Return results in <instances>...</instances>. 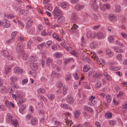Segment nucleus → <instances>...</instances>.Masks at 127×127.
Segmentation results:
<instances>
[{"mask_svg":"<svg viewBox=\"0 0 127 127\" xmlns=\"http://www.w3.org/2000/svg\"><path fill=\"white\" fill-rule=\"evenodd\" d=\"M38 121L35 117H33L32 118L30 121V123L32 126H35L37 124Z\"/></svg>","mask_w":127,"mask_h":127,"instance_id":"obj_11","label":"nucleus"},{"mask_svg":"<svg viewBox=\"0 0 127 127\" xmlns=\"http://www.w3.org/2000/svg\"><path fill=\"white\" fill-rule=\"evenodd\" d=\"M12 115L10 113H8L6 115V119L7 121L9 122H11L12 121Z\"/></svg>","mask_w":127,"mask_h":127,"instance_id":"obj_18","label":"nucleus"},{"mask_svg":"<svg viewBox=\"0 0 127 127\" xmlns=\"http://www.w3.org/2000/svg\"><path fill=\"white\" fill-rule=\"evenodd\" d=\"M101 75V74L99 72L94 73L93 75V77L95 78H98L100 77Z\"/></svg>","mask_w":127,"mask_h":127,"instance_id":"obj_32","label":"nucleus"},{"mask_svg":"<svg viewBox=\"0 0 127 127\" xmlns=\"http://www.w3.org/2000/svg\"><path fill=\"white\" fill-rule=\"evenodd\" d=\"M34 39L40 42L42 41L43 39L41 38L40 37H38L35 36L34 37Z\"/></svg>","mask_w":127,"mask_h":127,"instance_id":"obj_55","label":"nucleus"},{"mask_svg":"<svg viewBox=\"0 0 127 127\" xmlns=\"http://www.w3.org/2000/svg\"><path fill=\"white\" fill-rule=\"evenodd\" d=\"M54 17H56L57 16H60L62 14L63 12L58 7H55L53 12Z\"/></svg>","mask_w":127,"mask_h":127,"instance_id":"obj_1","label":"nucleus"},{"mask_svg":"<svg viewBox=\"0 0 127 127\" xmlns=\"http://www.w3.org/2000/svg\"><path fill=\"white\" fill-rule=\"evenodd\" d=\"M26 106L25 104H24L21 106L19 109V111L20 113H22V111H24L26 108Z\"/></svg>","mask_w":127,"mask_h":127,"instance_id":"obj_31","label":"nucleus"},{"mask_svg":"<svg viewBox=\"0 0 127 127\" xmlns=\"http://www.w3.org/2000/svg\"><path fill=\"white\" fill-rule=\"evenodd\" d=\"M98 38L99 39H102L104 37V33L101 32H98L96 34Z\"/></svg>","mask_w":127,"mask_h":127,"instance_id":"obj_14","label":"nucleus"},{"mask_svg":"<svg viewBox=\"0 0 127 127\" xmlns=\"http://www.w3.org/2000/svg\"><path fill=\"white\" fill-rule=\"evenodd\" d=\"M23 44L22 43H19L18 44L16 48V50L18 53L21 54L23 51Z\"/></svg>","mask_w":127,"mask_h":127,"instance_id":"obj_2","label":"nucleus"},{"mask_svg":"<svg viewBox=\"0 0 127 127\" xmlns=\"http://www.w3.org/2000/svg\"><path fill=\"white\" fill-rule=\"evenodd\" d=\"M55 55L56 57L59 58L62 56L61 54L59 52H56L55 53Z\"/></svg>","mask_w":127,"mask_h":127,"instance_id":"obj_59","label":"nucleus"},{"mask_svg":"<svg viewBox=\"0 0 127 127\" xmlns=\"http://www.w3.org/2000/svg\"><path fill=\"white\" fill-rule=\"evenodd\" d=\"M78 27V26L76 24H74L72 28H71L70 31L75 34H78L79 33L78 31L77 30Z\"/></svg>","mask_w":127,"mask_h":127,"instance_id":"obj_3","label":"nucleus"},{"mask_svg":"<svg viewBox=\"0 0 127 127\" xmlns=\"http://www.w3.org/2000/svg\"><path fill=\"white\" fill-rule=\"evenodd\" d=\"M97 0H92L91 7L95 11H97L98 8V6L96 4Z\"/></svg>","mask_w":127,"mask_h":127,"instance_id":"obj_5","label":"nucleus"},{"mask_svg":"<svg viewBox=\"0 0 127 127\" xmlns=\"http://www.w3.org/2000/svg\"><path fill=\"white\" fill-rule=\"evenodd\" d=\"M74 99L72 96L68 95L67 98V101L70 104H72L74 102Z\"/></svg>","mask_w":127,"mask_h":127,"instance_id":"obj_8","label":"nucleus"},{"mask_svg":"<svg viewBox=\"0 0 127 127\" xmlns=\"http://www.w3.org/2000/svg\"><path fill=\"white\" fill-rule=\"evenodd\" d=\"M28 13V10H22L20 11V14L25 15H26Z\"/></svg>","mask_w":127,"mask_h":127,"instance_id":"obj_26","label":"nucleus"},{"mask_svg":"<svg viewBox=\"0 0 127 127\" xmlns=\"http://www.w3.org/2000/svg\"><path fill=\"white\" fill-rule=\"evenodd\" d=\"M105 117L107 119L110 118L112 117V113L111 112L106 113L105 115Z\"/></svg>","mask_w":127,"mask_h":127,"instance_id":"obj_49","label":"nucleus"},{"mask_svg":"<svg viewBox=\"0 0 127 127\" xmlns=\"http://www.w3.org/2000/svg\"><path fill=\"white\" fill-rule=\"evenodd\" d=\"M68 5L67 3L65 2H62L61 4L62 7L63 9H65L66 8Z\"/></svg>","mask_w":127,"mask_h":127,"instance_id":"obj_34","label":"nucleus"},{"mask_svg":"<svg viewBox=\"0 0 127 127\" xmlns=\"http://www.w3.org/2000/svg\"><path fill=\"white\" fill-rule=\"evenodd\" d=\"M106 53L110 57L112 56L114 54L113 52L109 49H107L106 50Z\"/></svg>","mask_w":127,"mask_h":127,"instance_id":"obj_16","label":"nucleus"},{"mask_svg":"<svg viewBox=\"0 0 127 127\" xmlns=\"http://www.w3.org/2000/svg\"><path fill=\"white\" fill-rule=\"evenodd\" d=\"M61 106L62 107H63L66 109H69L70 108L69 105L66 104H62L61 105Z\"/></svg>","mask_w":127,"mask_h":127,"instance_id":"obj_36","label":"nucleus"},{"mask_svg":"<svg viewBox=\"0 0 127 127\" xmlns=\"http://www.w3.org/2000/svg\"><path fill=\"white\" fill-rule=\"evenodd\" d=\"M108 39L110 42L112 43L114 40V38L112 36H110L108 37Z\"/></svg>","mask_w":127,"mask_h":127,"instance_id":"obj_48","label":"nucleus"},{"mask_svg":"<svg viewBox=\"0 0 127 127\" xmlns=\"http://www.w3.org/2000/svg\"><path fill=\"white\" fill-rule=\"evenodd\" d=\"M46 90L44 89L40 88L37 90L38 94L44 93L46 92Z\"/></svg>","mask_w":127,"mask_h":127,"instance_id":"obj_38","label":"nucleus"},{"mask_svg":"<svg viewBox=\"0 0 127 127\" xmlns=\"http://www.w3.org/2000/svg\"><path fill=\"white\" fill-rule=\"evenodd\" d=\"M84 5H81L79 4H77L75 6L76 9L78 10H81L84 7Z\"/></svg>","mask_w":127,"mask_h":127,"instance_id":"obj_25","label":"nucleus"},{"mask_svg":"<svg viewBox=\"0 0 127 127\" xmlns=\"http://www.w3.org/2000/svg\"><path fill=\"white\" fill-rule=\"evenodd\" d=\"M78 18V15L76 13H72L70 17L71 21L73 22H76L77 21Z\"/></svg>","mask_w":127,"mask_h":127,"instance_id":"obj_4","label":"nucleus"},{"mask_svg":"<svg viewBox=\"0 0 127 127\" xmlns=\"http://www.w3.org/2000/svg\"><path fill=\"white\" fill-rule=\"evenodd\" d=\"M2 25L4 27L7 28L10 26V22L8 20L4 19L3 21Z\"/></svg>","mask_w":127,"mask_h":127,"instance_id":"obj_6","label":"nucleus"},{"mask_svg":"<svg viewBox=\"0 0 127 127\" xmlns=\"http://www.w3.org/2000/svg\"><path fill=\"white\" fill-rule=\"evenodd\" d=\"M18 123V122L16 120H13L12 121V124L14 127H16L17 126Z\"/></svg>","mask_w":127,"mask_h":127,"instance_id":"obj_51","label":"nucleus"},{"mask_svg":"<svg viewBox=\"0 0 127 127\" xmlns=\"http://www.w3.org/2000/svg\"><path fill=\"white\" fill-rule=\"evenodd\" d=\"M103 6L104 8H105L107 9H109L110 7V4H106L104 5Z\"/></svg>","mask_w":127,"mask_h":127,"instance_id":"obj_61","label":"nucleus"},{"mask_svg":"<svg viewBox=\"0 0 127 127\" xmlns=\"http://www.w3.org/2000/svg\"><path fill=\"white\" fill-rule=\"evenodd\" d=\"M28 80L27 79H23L22 81V84L23 85L26 84L28 82Z\"/></svg>","mask_w":127,"mask_h":127,"instance_id":"obj_62","label":"nucleus"},{"mask_svg":"<svg viewBox=\"0 0 127 127\" xmlns=\"http://www.w3.org/2000/svg\"><path fill=\"white\" fill-rule=\"evenodd\" d=\"M14 71L16 73L18 74H19L23 72V70L21 68L17 67L14 68Z\"/></svg>","mask_w":127,"mask_h":127,"instance_id":"obj_12","label":"nucleus"},{"mask_svg":"<svg viewBox=\"0 0 127 127\" xmlns=\"http://www.w3.org/2000/svg\"><path fill=\"white\" fill-rule=\"evenodd\" d=\"M64 20V17L63 16H61L58 18L57 22L58 23L61 24L63 23Z\"/></svg>","mask_w":127,"mask_h":127,"instance_id":"obj_20","label":"nucleus"},{"mask_svg":"<svg viewBox=\"0 0 127 127\" xmlns=\"http://www.w3.org/2000/svg\"><path fill=\"white\" fill-rule=\"evenodd\" d=\"M29 60L31 64L37 63L38 61L37 58L33 56L30 57Z\"/></svg>","mask_w":127,"mask_h":127,"instance_id":"obj_10","label":"nucleus"},{"mask_svg":"<svg viewBox=\"0 0 127 127\" xmlns=\"http://www.w3.org/2000/svg\"><path fill=\"white\" fill-rule=\"evenodd\" d=\"M114 49L116 52L118 53H121L123 52V50L122 49L119 48L117 47H114Z\"/></svg>","mask_w":127,"mask_h":127,"instance_id":"obj_42","label":"nucleus"},{"mask_svg":"<svg viewBox=\"0 0 127 127\" xmlns=\"http://www.w3.org/2000/svg\"><path fill=\"white\" fill-rule=\"evenodd\" d=\"M83 86L85 88L87 89H90V85L88 83L86 82H84L83 83Z\"/></svg>","mask_w":127,"mask_h":127,"instance_id":"obj_29","label":"nucleus"},{"mask_svg":"<svg viewBox=\"0 0 127 127\" xmlns=\"http://www.w3.org/2000/svg\"><path fill=\"white\" fill-rule=\"evenodd\" d=\"M94 58L96 60V61L99 64H102L104 63V61L103 59H101L100 60H99L98 59V57L95 56Z\"/></svg>","mask_w":127,"mask_h":127,"instance_id":"obj_13","label":"nucleus"},{"mask_svg":"<svg viewBox=\"0 0 127 127\" xmlns=\"http://www.w3.org/2000/svg\"><path fill=\"white\" fill-rule=\"evenodd\" d=\"M39 65L37 63H31L30 64V67L31 68L35 71H36L38 69Z\"/></svg>","mask_w":127,"mask_h":127,"instance_id":"obj_9","label":"nucleus"},{"mask_svg":"<svg viewBox=\"0 0 127 127\" xmlns=\"http://www.w3.org/2000/svg\"><path fill=\"white\" fill-rule=\"evenodd\" d=\"M97 45L98 43L97 41L92 42L91 44V47L92 49H94Z\"/></svg>","mask_w":127,"mask_h":127,"instance_id":"obj_21","label":"nucleus"},{"mask_svg":"<svg viewBox=\"0 0 127 127\" xmlns=\"http://www.w3.org/2000/svg\"><path fill=\"white\" fill-rule=\"evenodd\" d=\"M68 89V87L66 86H64L63 88V94L65 95L67 93V91Z\"/></svg>","mask_w":127,"mask_h":127,"instance_id":"obj_53","label":"nucleus"},{"mask_svg":"<svg viewBox=\"0 0 127 127\" xmlns=\"http://www.w3.org/2000/svg\"><path fill=\"white\" fill-rule=\"evenodd\" d=\"M19 80V78L16 76H12L10 78V80L12 82H16Z\"/></svg>","mask_w":127,"mask_h":127,"instance_id":"obj_28","label":"nucleus"},{"mask_svg":"<svg viewBox=\"0 0 127 127\" xmlns=\"http://www.w3.org/2000/svg\"><path fill=\"white\" fill-rule=\"evenodd\" d=\"M110 69L112 70L113 71H116L118 70L121 68L120 67H115L114 66H111L110 67Z\"/></svg>","mask_w":127,"mask_h":127,"instance_id":"obj_41","label":"nucleus"},{"mask_svg":"<svg viewBox=\"0 0 127 127\" xmlns=\"http://www.w3.org/2000/svg\"><path fill=\"white\" fill-rule=\"evenodd\" d=\"M33 23V22L32 20H29L27 24L25 26L26 28V29L30 28L32 25Z\"/></svg>","mask_w":127,"mask_h":127,"instance_id":"obj_17","label":"nucleus"},{"mask_svg":"<svg viewBox=\"0 0 127 127\" xmlns=\"http://www.w3.org/2000/svg\"><path fill=\"white\" fill-rule=\"evenodd\" d=\"M65 122L67 124V125L68 126L70 127L72 124H73L67 118H66L65 119Z\"/></svg>","mask_w":127,"mask_h":127,"instance_id":"obj_23","label":"nucleus"},{"mask_svg":"<svg viewBox=\"0 0 127 127\" xmlns=\"http://www.w3.org/2000/svg\"><path fill=\"white\" fill-rule=\"evenodd\" d=\"M51 31L50 33H46V31L45 30H43V31L41 32V35L43 36H45L47 35H50L51 34Z\"/></svg>","mask_w":127,"mask_h":127,"instance_id":"obj_24","label":"nucleus"},{"mask_svg":"<svg viewBox=\"0 0 127 127\" xmlns=\"http://www.w3.org/2000/svg\"><path fill=\"white\" fill-rule=\"evenodd\" d=\"M32 116L31 115L28 114L27 115L26 117V120L28 121L30 120L32 118Z\"/></svg>","mask_w":127,"mask_h":127,"instance_id":"obj_58","label":"nucleus"},{"mask_svg":"<svg viewBox=\"0 0 127 127\" xmlns=\"http://www.w3.org/2000/svg\"><path fill=\"white\" fill-rule=\"evenodd\" d=\"M116 8L115 9V11L117 13L119 12L121 10V8L120 5H116L115 6Z\"/></svg>","mask_w":127,"mask_h":127,"instance_id":"obj_45","label":"nucleus"},{"mask_svg":"<svg viewBox=\"0 0 127 127\" xmlns=\"http://www.w3.org/2000/svg\"><path fill=\"white\" fill-rule=\"evenodd\" d=\"M101 86V82L99 81H98L96 83V87L97 88L99 89L100 88Z\"/></svg>","mask_w":127,"mask_h":127,"instance_id":"obj_52","label":"nucleus"},{"mask_svg":"<svg viewBox=\"0 0 127 127\" xmlns=\"http://www.w3.org/2000/svg\"><path fill=\"white\" fill-rule=\"evenodd\" d=\"M16 94L17 97L20 98L22 97V93L21 92L19 91H17L16 92Z\"/></svg>","mask_w":127,"mask_h":127,"instance_id":"obj_39","label":"nucleus"},{"mask_svg":"<svg viewBox=\"0 0 127 127\" xmlns=\"http://www.w3.org/2000/svg\"><path fill=\"white\" fill-rule=\"evenodd\" d=\"M6 110L5 107L2 105H0V111H4Z\"/></svg>","mask_w":127,"mask_h":127,"instance_id":"obj_63","label":"nucleus"},{"mask_svg":"<svg viewBox=\"0 0 127 127\" xmlns=\"http://www.w3.org/2000/svg\"><path fill=\"white\" fill-rule=\"evenodd\" d=\"M17 33L16 31H14L12 33L11 35L12 37V38L13 39V41H14V38L15 37Z\"/></svg>","mask_w":127,"mask_h":127,"instance_id":"obj_57","label":"nucleus"},{"mask_svg":"<svg viewBox=\"0 0 127 127\" xmlns=\"http://www.w3.org/2000/svg\"><path fill=\"white\" fill-rule=\"evenodd\" d=\"M51 76L53 77H57L59 76V73H57L55 71H53L51 74Z\"/></svg>","mask_w":127,"mask_h":127,"instance_id":"obj_43","label":"nucleus"},{"mask_svg":"<svg viewBox=\"0 0 127 127\" xmlns=\"http://www.w3.org/2000/svg\"><path fill=\"white\" fill-rule=\"evenodd\" d=\"M45 43L44 42L42 43L39 44L37 46L38 49L40 50H41L44 47V46L45 45Z\"/></svg>","mask_w":127,"mask_h":127,"instance_id":"obj_35","label":"nucleus"},{"mask_svg":"<svg viewBox=\"0 0 127 127\" xmlns=\"http://www.w3.org/2000/svg\"><path fill=\"white\" fill-rule=\"evenodd\" d=\"M90 69V68L88 66H87L86 65L84 66L83 70L85 72H87Z\"/></svg>","mask_w":127,"mask_h":127,"instance_id":"obj_56","label":"nucleus"},{"mask_svg":"<svg viewBox=\"0 0 127 127\" xmlns=\"http://www.w3.org/2000/svg\"><path fill=\"white\" fill-rule=\"evenodd\" d=\"M71 78V74L69 73L67 74L65 78L66 80L67 81H69Z\"/></svg>","mask_w":127,"mask_h":127,"instance_id":"obj_50","label":"nucleus"},{"mask_svg":"<svg viewBox=\"0 0 127 127\" xmlns=\"http://www.w3.org/2000/svg\"><path fill=\"white\" fill-rule=\"evenodd\" d=\"M48 98L50 100H52L55 97V96L53 94H50L47 95Z\"/></svg>","mask_w":127,"mask_h":127,"instance_id":"obj_54","label":"nucleus"},{"mask_svg":"<svg viewBox=\"0 0 127 127\" xmlns=\"http://www.w3.org/2000/svg\"><path fill=\"white\" fill-rule=\"evenodd\" d=\"M21 53H22L21 55L22 58L24 60H27L28 58V56L27 54L25 53L24 52H22Z\"/></svg>","mask_w":127,"mask_h":127,"instance_id":"obj_19","label":"nucleus"},{"mask_svg":"<svg viewBox=\"0 0 127 127\" xmlns=\"http://www.w3.org/2000/svg\"><path fill=\"white\" fill-rule=\"evenodd\" d=\"M117 122V121L115 120H111L109 122L110 124L111 125H115Z\"/></svg>","mask_w":127,"mask_h":127,"instance_id":"obj_60","label":"nucleus"},{"mask_svg":"<svg viewBox=\"0 0 127 127\" xmlns=\"http://www.w3.org/2000/svg\"><path fill=\"white\" fill-rule=\"evenodd\" d=\"M109 20L112 21H115L116 19V17L112 15H109Z\"/></svg>","mask_w":127,"mask_h":127,"instance_id":"obj_27","label":"nucleus"},{"mask_svg":"<svg viewBox=\"0 0 127 127\" xmlns=\"http://www.w3.org/2000/svg\"><path fill=\"white\" fill-rule=\"evenodd\" d=\"M117 59L119 61H121L122 60V55L121 54H119L116 56Z\"/></svg>","mask_w":127,"mask_h":127,"instance_id":"obj_44","label":"nucleus"},{"mask_svg":"<svg viewBox=\"0 0 127 127\" xmlns=\"http://www.w3.org/2000/svg\"><path fill=\"white\" fill-rule=\"evenodd\" d=\"M32 41L30 40L27 43V46L28 48H30V46L32 44Z\"/></svg>","mask_w":127,"mask_h":127,"instance_id":"obj_64","label":"nucleus"},{"mask_svg":"<svg viewBox=\"0 0 127 127\" xmlns=\"http://www.w3.org/2000/svg\"><path fill=\"white\" fill-rule=\"evenodd\" d=\"M87 36L89 38H94L96 36V34L94 32L89 31L87 34Z\"/></svg>","mask_w":127,"mask_h":127,"instance_id":"obj_7","label":"nucleus"},{"mask_svg":"<svg viewBox=\"0 0 127 127\" xmlns=\"http://www.w3.org/2000/svg\"><path fill=\"white\" fill-rule=\"evenodd\" d=\"M80 114V112L79 111H76L74 113L75 117L77 118L79 117Z\"/></svg>","mask_w":127,"mask_h":127,"instance_id":"obj_47","label":"nucleus"},{"mask_svg":"<svg viewBox=\"0 0 127 127\" xmlns=\"http://www.w3.org/2000/svg\"><path fill=\"white\" fill-rule=\"evenodd\" d=\"M106 98L107 103H110L111 101L112 97L111 96L108 95L106 96Z\"/></svg>","mask_w":127,"mask_h":127,"instance_id":"obj_37","label":"nucleus"},{"mask_svg":"<svg viewBox=\"0 0 127 127\" xmlns=\"http://www.w3.org/2000/svg\"><path fill=\"white\" fill-rule=\"evenodd\" d=\"M49 11H51L52 9V7L50 4H46L44 6Z\"/></svg>","mask_w":127,"mask_h":127,"instance_id":"obj_30","label":"nucleus"},{"mask_svg":"<svg viewBox=\"0 0 127 127\" xmlns=\"http://www.w3.org/2000/svg\"><path fill=\"white\" fill-rule=\"evenodd\" d=\"M11 70L10 66H7L5 69V73L6 74H7L8 73L10 72Z\"/></svg>","mask_w":127,"mask_h":127,"instance_id":"obj_33","label":"nucleus"},{"mask_svg":"<svg viewBox=\"0 0 127 127\" xmlns=\"http://www.w3.org/2000/svg\"><path fill=\"white\" fill-rule=\"evenodd\" d=\"M26 100L25 98L24 97H21L19 98V101L17 102L18 105H20L24 103Z\"/></svg>","mask_w":127,"mask_h":127,"instance_id":"obj_15","label":"nucleus"},{"mask_svg":"<svg viewBox=\"0 0 127 127\" xmlns=\"http://www.w3.org/2000/svg\"><path fill=\"white\" fill-rule=\"evenodd\" d=\"M96 101L93 100H90L88 102V104L92 106H93L96 104Z\"/></svg>","mask_w":127,"mask_h":127,"instance_id":"obj_46","label":"nucleus"},{"mask_svg":"<svg viewBox=\"0 0 127 127\" xmlns=\"http://www.w3.org/2000/svg\"><path fill=\"white\" fill-rule=\"evenodd\" d=\"M46 62L47 65H49L53 63V60L51 58L49 57L47 59Z\"/></svg>","mask_w":127,"mask_h":127,"instance_id":"obj_22","label":"nucleus"},{"mask_svg":"<svg viewBox=\"0 0 127 127\" xmlns=\"http://www.w3.org/2000/svg\"><path fill=\"white\" fill-rule=\"evenodd\" d=\"M80 52L79 53L76 52L75 51L72 50V51L70 52V53L73 55L75 57H77L78 56V55L80 53Z\"/></svg>","mask_w":127,"mask_h":127,"instance_id":"obj_40","label":"nucleus"}]
</instances>
